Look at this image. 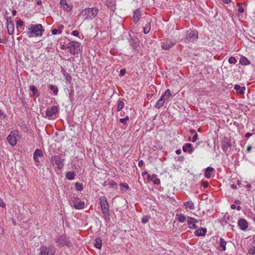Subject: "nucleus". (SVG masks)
<instances>
[{"label": "nucleus", "mask_w": 255, "mask_h": 255, "mask_svg": "<svg viewBox=\"0 0 255 255\" xmlns=\"http://www.w3.org/2000/svg\"><path fill=\"white\" fill-rule=\"evenodd\" d=\"M28 35L29 37H32L33 34L36 36H42V32L44 31L41 24H31L28 27Z\"/></svg>", "instance_id": "obj_1"}, {"label": "nucleus", "mask_w": 255, "mask_h": 255, "mask_svg": "<svg viewBox=\"0 0 255 255\" xmlns=\"http://www.w3.org/2000/svg\"><path fill=\"white\" fill-rule=\"evenodd\" d=\"M98 9L96 8H88L81 12L82 15L85 17V19H93L98 14Z\"/></svg>", "instance_id": "obj_2"}, {"label": "nucleus", "mask_w": 255, "mask_h": 255, "mask_svg": "<svg viewBox=\"0 0 255 255\" xmlns=\"http://www.w3.org/2000/svg\"><path fill=\"white\" fill-rule=\"evenodd\" d=\"M39 255H54L56 253V250L52 246L49 247L42 246L39 248Z\"/></svg>", "instance_id": "obj_3"}, {"label": "nucleus", "mask_w": 255, "mask_h": 255, "mask_svg": "<svg viewBox=\"0 0 255 255\" xmlns=\"http://www.w3.org/2000/svg\"><path fill=\"white\" fill-rule=\"evenodd\" d=\"M101 207L103 213L104 214L105 217H109V205L108 203L107 198L105 197H102L100 198Z\"/></svg>", "instance_id": "obj_4"}, {"label": "nucleus", "mask_w": 255, "mask_h": 255, "mask_svg": "<svg viewBox=\"0 0 255 255\" xmlns=\"http://www.w3.org/2000/svg\"><path fill=\"white\" fill-rule=\"evenodd\" d=\"M66 47L69 49L71 54L75 55L80 50V43L77 41H73L69 43Z\"/></svg>", "instance_id": "obj_5"}, {"label": "nucleus", "mask_w": 255, "mask_h": 255, "mask_svg": "<svg viewBox=\"0 0 255 255\" xmlns=\"http://www.w3.org/2000/svg\"><path fill=\"white\" fill-rule=\"evenodd\" d=\"M55 242L58 244V246H66L68 247L72 246V244L65 236H60L55 240Z\"/></svg>", "instance_id": "obj_6"}, {"label": "nucleus", "mask_w": 255, "mask_h": 255, "mask_svg": "<svg viewBox=\"0 0 255 255\" xmlns=\"http://www.w3.org/2000/svg\"><path fill=\"white\" fill-rule=\"evenodd\" d=\"M198 33L196 31L189 30L187 31L186 40L188 41H193L198 38Z\"/></svg>", "instance_id": "obj_7"}, {"label": "nucleus", "mask_w": 255, "mask_h": 255, "mask_svg": "<svg viewBox=\"0 0 255 255\" xmlns=\"http://www.w3.org/2000/svg\"><path fill=\"white\" fill-rule=\"evenodd\" d=\"M15 134L16 133L15 132H11L7 138L8 142L12 146L16 144L17 139Z\"/></svg>", "instance_id": "obj_8"}, {"label": "nucleus", "mask_w": 255, "mask_h": 255, "mask_svg": "<svg viewBox=\"0 0 255 255\" xmlns=\"http://www.w3.org/2000/svg\"><path fill=\"white\" fill-rule=\"evenodd\" d=\"M72 202L74 207L77 209L83 208L85 205V203L78 198H74Z\"/></svg>", "instance_id": "obj_9"}, {"label": "nucleus", "mask_w": 255, "mask_h": 255, "mask_svg": "<svg viewBox=\"0 0 255 255\" xmlns=\"http://www.w3.org/2000/svg\"><path fill=\"white\" fill-rule=\"evenodd\" d=\"M58 112V107L57 106H52L50 108L47 109L46 111V115L48 117H51Z\"/></svg>", "instance_id": "obj_10"}, {"label": "nucleus", "mask_w": 255, "mask_h": 255, "mask_svg": "<svg viewBox=\"0 0 255 255\" xmlns=\"http://www.w3.org/2000/svg\"><path fill=\"white\" fill-rule=\"evenodd\" d=\"M61 6L66 10L70 11L72 10L73 6L70 3H68L66 0H60Z\"/></svg>", "instance_id": "obj_11"}, {"label": "nucleus", "mask_w": 255, "mask_h": 255, "mask_svg": "<svg viewBox=\"0 0 255 255\" xmlns=\"http://www.w3.org/2000/svg\"><path fill=\"white\" fill-rule=\"evenodd\" d=\"M238 225L242 230H245L248 227L247 221L244 219H241L238 221Z\"/></svg>", "instance_id": "obj_12"}, {"label": "nucleus", "mask_w": 255, "mask_h": 255, "mask_svg": "<svg viewBox=\"0 0 255 255\" xmlns=\"http://www.w3.org/2000/svg\"><path fill=\"white\" fill-rule=\"evenodd\" d=\"M7 29L8 34L12 35L14 32V24L11 21H9L8 18L7 19Z\"/></svg>", "instance_id": "obj_13"}, {"label": "nucleus", "mask_w": 255, "mask_h": 255, "mask_svg": "<svg viewBox=\"0 0 255 255\" xmlns=\"http://www.w3.org/2000/svg\"><path fill=\"white\" fill-rule=\"evenodd\" d=\"M174 44L175 42H173L170 40H167L162 44V48L164 50H167L171 48Z\"/></svg>", "instance_id": "obj_14"}, {"label": "nucleus", "mask_w": 255, "mask_h": 255, "mask_svg": "<svg viewBox=\"0 0 255 255\" xmlns=\"http://www.w3.org/2000/svg\"><path fill=\"white\" fill-rule=\"evenodd\" d=\"M207 232V230L205 228H201L199 229L198 230H196L194 234L195 236L200 237L205 236Z\"/></svg>", "instance_id": "obj_15"}, {"label": "nucleus", "mask_w": 255, "mask_h": 255, "mask_svg": "<svg viewBox=\"0 0 255 255\" xmlns=\"http://www.w3.org/2000/svg\"><path fill=\"white\" fill-rule=\"evenodd\" d=\"M231 145L230 141L227 138H225L222 141V149L225 151H226Z\"/></svg>", "instance_id": "obj_16"}, {"label": "nucleus", "mask_w": 255, "mask_h": 255, "mask_svg": "<svg viewBox=\"0 0 255 255\" xmlns=\"http://www.w3.org/2000/svg\"><path fill=\"white\" fill-rule=\"evenodd\" d=\"M183 150L184 152L188 151L190 153H191L193 151L192 144L189 143H186L184 146H183Z\"/></svg>", "instance_id": "obj_17"}, {"label": "nucleus", "mask_w": 255, "mask_h": 255, "mask_svg": "<svg viewBox=\"0 0 255 255\" xmlns=\"http://www.w3.org/2000/svg\"><path fill=\"white\" fill-rule=\"evenodd\" d=\"M234 89L237 91V93L243 95L244 94V91L246 89V88L245 87H241L239 85H236L234 86Z\"/></svg>", "instance_id": "obj_18"}, {"label": "nucleus", "mask_w": 255, "mask_h": 255, "mask_svg": "<svg viewBox=\"0 0 255 255\" xmlns=\"http://www.w3.org/2000/svg\"><path fill=\"white\" fill-rule=\"evenodd\" d=\"M214 169L211 167H208L205 169L204 176L207 178L211 177V173L214 171Z\"/></svg>", "instance_id": "obj_19"}, {"label": "nucleus", "mask_w": 255, "mask_h": 255, "mask_svg": "<svg viewBox=\"0 0 255 255\" xmlns=\"http://www.w3.org/2000/svg\"><path fill=\"white\" fill-rule=\"evenodd\" d=\"M140 16V12L139 10H136L135 11H134V16L133 18V20L135 23L137 22L139 19Z\"/></svg>", "instance_id": "obj_20"}, {"label": "nucleus", "mask_w": 255, "mask_h": 255, "mask_svg": "<svg viewBox=\"0 0 255 255\" xmlns=\"http://www.w3.org/2000/svg\"><path fill=\"white\" fill-rule=\"evenodd\" d=\"M240 63L243 65H248L250 64L249 60L245 57L242 56L240 60Z\"/></svg>", "instance_id": "obj_21"}, {"label": "nucleus", "mask_w": 255, "mask_h": 255, "mask_svg": "<svg viewBox=\"0 0 255 255\" xmlns=\"http://www.w3.org/2000/svg\"><path fill=\"white\" fill-rule=\"evenodd\" d=\"M55 164L57 166V167L59 169H61L63 168V160L60 157H58V159L55 161Z\"/></svg>", "instance_id": "obj_22"}, {"label": "nucleus", "mask_w": 255, "mask_h": 255, "mask_svg": "<svg viewBox=\"0 0 255 255\" xmlns=\"http://www.w3.org/2000/svg\"><path fill=\"white\" fill-rule=\"evenodd\" d=\"M184 205L186 206V207L189 208L190 210H194L195 209L194 204L192 202H186L184 203Z\"/></svg>", "instance_id": "obj_23"}, {"label": "nucleus", "mask_w": 255, "mask_h": 255, "mask_svg": "<svg viewBox=\"0 0 255 255\" xmlns=\"http://www.w3.org/2000/svg\"><path fill=\"white\" fill-rule=\"evenodd\" d=\"M95 246L97 249H101L102 247V240L100 238H96L95 239Z\"/></svg>", "instance_id": "obj_24"}, {"label": "nucleus", "mask_w": 255, "mask_h": 255, "mask_svg": "<svg viewBox=\"0 0 255 255\" xmlns=\"http://www.w3.org/2000/svg\"><path fill=\"white\" fill-rule=\"evenodd\" d=\"M43 155V152L41 149H36L35 150L34 153H33V156H34L35 157L36 156V157H42Z\"/></svg>", "instance_id": "obj_25"}, {"label": "nucleus", "mask_w": 255, "mask_h": 255, "mask_svg": "<svg viewBox=\"0 0 255 255\" xmlns=\"http://www.w3.org/2000/svg\"><path fill=\"white\" fill-rule=\"evenodd\" d=\"M226 244L227 242L225 241L223 239L221 238L220 239V245L223 251H225L226 250Z\"/></svg>", "instance_id": "obj_26"}, {"label": "nucleus", "mask_w": 255, "mask_h": 255, "mask_svg": "<svg viewBox=\"0 0 255 255\" xmlns=\"http://www.w3.org/2000/svg\"><path fill=\"white\" fill-rule=\"evenodd\" d=\"M75 174L73 172H68L66 174V177L69 180H73L74 179Z\"/></svg>", "instance_id": "obj_27"}, {"label": "nucleus", "mask_w": 255, "mask_h": 255, "mask_svg": "<svg viewBox=\"0 0 255 255\" xmlns=\"http://www.w3.org/2000/svg\"><path fill=\"white\" fill-rule=\"evenodd\" d=\"M187 222L189 225V227L192 229H195L198 228V226L194 222H192L189 220L187 219Z\"/></svg>", "instance_id": "obj_28"}, {"label": "nucleus", "mask_w": 255, "mask_h": 255, "mask_svg": "<svg viewBox=\"0 0 255 255\" xmlns=\"http://www.w3.org/2000/svg\"><path fill=\"white\" fill-rule=\"evenodd\" d=\"M150 29V22H148L146 24L144 28V29H143L144 33V34L148 33L149 32Z\"/></svg>", "instance_id": "obj_29"}, {"label": "nucleus", "mask_w": 255, "mask_h": 255, "mask_svg": "<svg viewBox=\"0 0 255 255\" xmlns=\"http://www.w3.org/2000/svg\"><path fill=\"white\" fill-rule=\"evenodd\" d=\"M30 90L32 92L33 96H36L37 97L38 96V94L36 95V94L37 93V90L34 86H30Z\"/></svg>", "instance_id": "obj_30"}, {"label": "nucleus", "mask_w": 255, "mask_h": 255, "mask_svg": "<svg viewBox=\"0 0 255 255\" xmlns=\"http://www.w3.org/2000/svg\"><path fill=\"white\" fill-rule=\"evenodd\" d=\"M177 216H178V220L179 222H181V223H183L185 222L186 218H185V217L184 215H183L182 214H180L177 215Z\"/></svg>", "instance_id": "obj_31"}, {"label": "nucleus", "mask_w": 255, "mask_h": 255, "mask_svg": "<svg viewBox=\"0 0 255 255\" xmlns=\"http://www.w3.org/2000/svg\"><path fill=\"white\" fill-rule=\"evenodd\" d=\"M164 103V101H162L161 99H159L155 105V107L158 109L160 108L163 106Z\"/></svg>", "instance_id": "obj_32"}, {"label": "nucleus", "mask_w": 255, "mask_h": 255, "mask_svg": "<svg viewBox=\"0 0 255 255\" xmlns=\"http://www.w3.org/2000/svg\"><path fill=\"white\" fill-rule=\"evenodd\" d=\"M124 106V103L123 101L120 100L119 101L118 106L117 108L118 111H120L123 108Z\"/></svg>", "instance_id": "obj_33"}, {"label": "nucleus", "mask_w": 255, "mask_h": 255, "mask_svg": "<svg viewBox=\"0 0 255 255\" xmlns=\"http://www.w3.org/2000/svg\"><path fill=\"white\" fill-rule=\"evenodd\" d=\"M171 96V93L169 89H167L165 91L164 94L163 95V97H164L165 99H168L169 97Z\"/></svg>", "instance_id": "obj_34"}, {"label": "nucleus", "mask_w": 255, "mask_h": 255, "mask_svg": "<svg viewBox=\"0 0 255 255\" xmlns=\"http://www.w3.org/2000/svg\"><path fill=\"white\" fill-rule=\"evenodd\" d=\"M75 187L77 191H81L83 190L82 185L78 182L75 183Z\"/></svg>", "instance_id": "obj_35"}, {"label": "nucleus", "mask_w": 255, "mask_h": 255, "mask_svg": "<svg viewBox=\"0 0 255 255\" xmlns=\"http://www.w3.org/2000/svg\"><path fill=\"white\" fill-rule=\"evenodd\" d=\"M49 88H50V89L51 90H52L53 92V93H54V94L55 95H57V94L58 89H57V88L56 86H55L54 85H50L49 86Z\"/></svg>", "instance_id": "obj_36"}, {"label": "nucleus", "mask_w": 255, "mask_h": 255, "mask_svg": "<svg viewBox=\"0 0 255 255\" xmlns=\"http://www.w3.org/2000/svg\"><path fill=\"white\" fill-rule=\"evenodd\" d=\"M120 186H121V190L125 191L128 188V186L127 183H121Z\"/></svg>", "instance_id": "obj_37"}, {"label": "nucleus", "mask_w": 255, "mask_h": 255, "mask_svg": "<svg viewBox=\"0 0 255 255\" xmlns=\"http://www.w3.org/2000/svg\"><path fill=\"white\" fill-rule=\"evenodd\" d=\"M59 156L57 155L52 156L51 157V162L52 164H54L55 163V161L57 160Z\"/></svg>", "instance_id": "obj_38"}, {"label": "nucleus", "mask_w": 255, "mask_h": 255, "mask_svg": "<svg viewBox=\"0 0 255 255\" xmlns=\"http://www.w3.org/2000/svg\"><path fill=\"white\" fill-rule=\"evenodd\" d=\"M229 62L231 64H235L237 62V60L234 57H231L229 58Z\"/></svg>", "instance_id": "obj_39"}, {"label": "nucleus", "mask_w": 255, "mask_h": 255, "mask_svg": "<svg viewBox=\"0 0 255 255\" xmlns=\"http://www.w3.org/2000/svg\"><path fill=\"white\" fill-rule=\"evenodd\" d=\"M64 77H65V80L67 81H68L69 82H70L71 81L72 78H71V76L69 74H68V73L64 74Z\"/></svg>", "instance_id": "obj_40"}, {"label": "nucleus", "mask_w": 255, "mask_h": 255, "mask_svg": "<svg viewBox=\"0 0 255 255\" xmlns=\"http://www.w3.org/2000/svg\"><path fill=\"white\" fill-rule=\"evenodd\" d=\"M129 119V118L128 116H126L125 118L124 119H120V122L123 124H126V121H128Z\"/></svg>", "instance_id": "obj_41"}, {"label": "nucleus", "mask_w": 255, "mask_h": 255, "mask_svg": "<svg viewBox=\"0 0 255 255\" xmlns=\"http://www.w3.org/2000/svg\"><path fill=\"white\" fill-rule=\"evenodd\" d=\"M51 32H52V33L53 35H55V34H57L58 33H59V34H60V33H61V32H62V31H61V30H58V29H55H55H53L52 30V31H51Z\"/></svg>", "instance_id": "obj_42"}, {"label": "nucleus", "mask_w": 255, "mask_h": 255, "mask_svg": "<svg viewBox=\"0 0 255 255\" xmlns=\"http://www.w3.org/2000/svg\"><path fill=\"white\" fill-rule=\"evenodd\" d=\"M249 253L251 255H255V247H253V248H250L249 251Z\"/></svg>", "instance_id": "obj_43"}, {"label": "nucleus", "mask_w": 255, "mask_h": 255, "mask_svg": "<svg viewBox=\"0 0 255 255\" xmlns=\"http://www.w3.org/2000/svg\"><path fill=\"white\" fill-rule=\"evenodd\" d=\"M148 220L149 219L148 217L144 216L142 218V223L143 224H145L148 222Z\"/></svg>", "instance_id": "obj_44"}, {"label": "nucleus", "mask_w": 255, "mask_h": 255, "mask_svg": "<svg viewBox=\"0 0 255 255\" xmlns=\"http://www.w3.org/2000/svg\"><path fill=\"white\" fill-rule=\"evenodd\" d=\"M23 22L21 20H18L16 21V26L18 27V26H21L23 25Z\"/></svg>", "instance_id": "obj_45"}, {"label": "nucleus", "mask_w": 255, "mask_h": 255, "mask_svg": "<svg viewBox=\"0 0 255 255\" xmlns=\"http://www.w3.org/2000/svg\"><path fill=\"white\" fill-rule=\"evenodd\" d=\"M197 139H198V134L197 133H195V134L194 135V136L192 138V141L194 142L197 140Z\"/></svg>", "instance_id": "obj_46"}, {"label": "nucleus", "mask_w": 255, "mask_h": 255, "mask_svg": "<svg viewBox=\"0 0 255 255\" xmlns=\"http://www.w3.org/2000/svg\"><path fill=\"white\" fill-rule=\"evenodd\" d=\"M188 219L191 221L192 222L195 223V224L198 222L196 219L190 217H188Z\"/></svg>", "instance_id": "obj_47"}, {"label": "nucleus", "mask_w": 255, "mask_h": 255, "mask_svg": "<svg viewBox=\"0 0 255 255\" xmlns=\"http://www.w3.org/2000/svg\"><path fill=\"white\" fill-rule=\"evenodd\" d=\"M72 35L75 36H77L79 35V32L77 30H74L72 32Z\"/></svg>", "instance_id": "obj_48"}, {"label": "nucleus", "mask_w": 255, "mask_h": 255, "mask_svg": "<svg viewBox=\"0 0 255 255\" xmlns=\"http://www.w3.org/2000/svg\"><path fill=\"white\" fill-rule=\"evenodd\" d=\"M0 206L2 208H4L5 207V203L3 202L1 200L0 202Z\"/></svg>", "instance_id": "obj_49"}, {"label": "nucleus", "mask_w": 255, "mask_h": 255, "mask_svg": "<svg viewBox=\"0 0 255 255\" xmlns=\"http://www.w3.org/2000/svg\"><path fill=\"white\" fill-rule=\"evenodd\" d=\"M154 183L155 184H159L160 183V180L158 178H155L154 181Z\"/></svg>", "instance_id": "obj_50"}, {"label": "nucleus", "mask_w": 255, "mask_h": 255, "mask_svg": "<svg viewBox=\"0 0 255 255\" xmlns=\"http://www.w3.org/2000/svg\"><path fill=\"white\" fill-rule=\"evenodd\" d=\"M238 11L240 13H243L244 12V8L243 7L240 6L238 8Z\"/></svg>", "instance_id": "obj_51"}, {"label": "nucleus", "mask_w": 255, "mask_h": 255, "mask_svg": "<svg viewBox=\"0 0 255 255\" xmlns=\"http://www.w3.org/2000/svg\"><path fill=\"white\" fill-rule=\"evenodd\" d=\"M202 184L204 188H206L208 186V183L207 182L205 181V182H203L202 183Z\"/></svg>", "instance_id": "obj_52"}, {"label": "nucleus", "mask_w": 255, "mask_h": 255, "mask_svg": "<svg viewBox=\"0 0 255 255\" xmlns=\"http://www.w3.org/2000/svg\"><path fill=\"white\" fill-rule=\"evenodd\" d=\"M143 162L142 160H139L138 163V165L139 166V167H141L142 165H143Z\"/></svg>", "instance_id": "obj_53"}, {"label": "nucleus", "mask_w": 255, "mask_h": 255, "mask_svg": "<svg viewBox=\"0 0 255 255\" xmlns=\"http://www.w3.org/2000/svg\"><path fill=\"white\" fill-rule=\"evenodd\" d=\"M126 73V70L125 69H122L120 71V74L121 75L123 76Z\"/></svg>", "instance_id": "obj_54"}, {"label": "nucleus", "mask_w": 255, "mask_h": 255, "mask_svg": "<svg viewBox=\"0 0 255 255\" xmlns=\"http://www.w3.org/2000/svg\"><path fill=\"white\" fill-rule=\"evenodd\" d=\"M252 135V133H250V132H248L245 135V137L246 138H249L251 135Z\"/></svg>", "instance_id": "obj_55"}, {"label": "nucleus", "mask_w": 255, "mask_h": 255, "mask_svg": "<svg viewBox=\"0 0 255 255\" xmlns=\"http://www.w3.org/2000/svg\"><path fill=\"white\" fill-rule=\"evenodd\" d=\"M33 159L36 162H37V163L39 162V160L38 158V157H36V156L35 157L34 156H33Z\"/></svg>", "instance_id": "obj_56"}, {"label": "nucleus", "mask_w": 255, "mask_h": 255, "mask_svg": "<svg viewBox=\"0 0 255 255\" xmlns=\"http://www.w3.org/2000/svg\"><path fill=\"white\" fill-rule=\"evenodd\" d=\"M222 0L224 3H227V4L229 3L231 1V0Z\"/></svg>", "instance_id": "obj_57"}, {"label": "nucleus", "mask_w": 255, "mask_h": 255, "mask_svg": "<svg viewBox=\"0 0 255 255\" xmlns=\"http://www.w3.org/2000/svg\"><path fill=\"white\" fill-rule=\"evenodd\" d=\"M189 131H190V132L191 134H194V133H195H195H196V131H195L194 129H190Z\"/></svg>", "instance_id": "obj_58"}, {"label": "nucleus", "mask_w": 255, "mask_h": 255, "mask_svg": "<svg viewBox=\"0 0 255 255\" xmlns=\"http://www.w3.org/2000/svg\"><path fill=\"white\" fill-rule=\"evenodd\" d=\"M252 147L251 146H249L247 147V150L249 152L252 150Z\"/></svg>", "instance_id": "obj_59"}, {"label": "nucleus", "mask_w": 255, "mask_h": 255, "mask_svg": "<svg viewBox=\"0 0 255 255\" xmlns=\"http://www.w3.org/2000/svg\"><path fill=\"white\" fill-rule=\"evenodd\" d=\"M231 188H232V189H236V188H237V186H236V185H235V184H232V185H231Z\"/></svg>", "instance_id": "obj_60"}, {"label": "nucleus", "mask_w": 255, "mask_h": 255, "mask_svg": "<svg viewBox=\"0 0 255 255\" xmlns=\"http://www.w3.org/2000/svg\"><path fill=\"white\" fill-rule=\"evenodd\" d=\"M12 14L13 16L15 15L16 14V11L15 9H13L12 11Z\"/></svg>", "instance_id": "obj_61"}, {"label": "nucleus", "mask_w": 255, "mask_h": 255, "mask_svg": "<svg viewBox=\"0 0 255 255\" xmlns=\"http://www.w3.org/2000/svg\"><path fill=\"white\" fill-rule=\"evenodd\" d=\"M156 176H156V174H153V175H152V176H151V180H152V179H155V178L156 177Z\"/></svg>", "instance_id": "obj_62"}, {"label": "nucleus", "mask_w": 255, "mask_h": 255, "mask_svg": "<svg viewBox=\"0 0 255 255\" xmlns=\"http://www.w3.org/2000/svg\"><path fill=\"white\" fill-rule=\"evenodd\" d=\"M231 207L232 209H235L236 208V206L234 204L232 205Z\"/></svg>", "instance_id": "obj_63"}, {"label": "nucleus", "mask_w": 255, "mask_h": 255, "mask_svg": "<svg viewBox=\"0 0 255 255\" xmlns=\"http://www.w3.org/2000/svg\"><path fill=\"white\" fill-rule=\"evenodd\" d=\"M176 153L177 154H180V153H181V151H180V150H179V149H177V150L176 151Z\"/></svg>", "instance_id": "obj_64"}]
</instances>
